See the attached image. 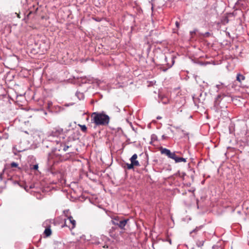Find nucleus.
<instances>
[{
  "label": "nucleus",
  "mask_w": 249,
  "mask_h": 249,
  "mask_svg": "<svg viewBox=\"0 0 249 249\" xmlns=\"http://www.w3.org/2000/svg\"><path fill=\"white\" fill-rule=\"evenodd\" d=\"M81 129L83 132H85L87 131V128L85 125H79Z\"/></svg>",
  "instance_id": "nucleus-15"
},
{
  "label": "nucleus",
  "mask_w": 249,
  "mask_h": 249,
  "mask_svg": "<svg viewBox=\"0 0 249 249\" xmlns=\"http://www.w3.org/2000/svg\"><path fill=\"white\" fill-rule=\"evenodd\" d=\"M157 138L156 135L153 134L151 136V139L152 140H156Z\"/></svg>",
  "instance_id": "nucleus-24"
},
{
  "label": "nucleus",
  "mask_w": 249,
  "mask_h": 249,
  "mask_svg": "<svg viewBox=\"0 0 249 249\" xmlns=\"http://www.w3.org/2000/svg\"><path fill=\"white\" fill-rule=\"evenodd\" d=\"M18 166V164L16 162H13L11 163V167L12 168L17 167Z\"/></svg>",
  "instance_id": "nucleus-19"
},
{
  "label": "nucleus",
  "mask_w": 249,
  "mask_h": 249,
  "mask_svg": "<svg viewBox=\"0 0 249 249\" xmlns=\"http://www.w3.org/2000/svg\"><path fill=\"white\" fill-rule=\"evenodd\" d=\"M75 139L73 136H70L67 140L59 142L57 140H55V142H56L57 146L56 149H58V151L63 150V151H66L67 149L71 146L70 143L71 140L74 141Z\"/></svg>",
  "instance_id": "nucleus-2"
},
{
  "label": "nucleus",
  "mask_w": 249,
  "mask_h": 249,
  "mask_svg": "<svg viewBox=\"0 0 249 249\" xmlns=\"http://www.w3.org/2000/svg\"><path fill=\"white\" fill-rule=\"evenodd\" d=\"M245 78V77L244 75L240 73L237 74L236 80L239 81V82H241L242 81L244 80Z\"/></svg>",
  "instance_id": "nucleus-9"
},
{
  "label": "nucleus",
  "mask_w": 249,
  "mask_h": 249,
  "mask_svg": "<svg viewBox=\"0 0 249 249\" xmlns=\"http://www.w3.org/2000/svg\"><path fill=\"white\" fill-rule=\"evenodd\" d=\"M212 249H218L217 246H213Z\"/></svg>",
  "instance_id": "nucleus-28"
},
{
  "label": "nucleus",
  "mask_w": 249,
  "mask_h": 249,
  "mask_svg": "<svg viewBox=\"0 0 249 249\" xmlns=\"http://www.w3.org/2000/svg\"><path fill=\"white\" fill-rule=\"evenodd\" d=\"M166 138V137L164 135H163L162 136V139H165Z\"/></svg>",
  "instance_id": "nucleus-30"
},
{
  "label": "nucleus",
  "mask_w": 249,
  "mask_h": 249,
  "mask_svg": "<svg viewBox=\"0 0 249 249\" xmlns=\"http://www.w3.org/2000/svg\"><path fill=\"white\" fill-rule=\"evenodd\" d=\"M206 95V93H204V96H205Z\"/></svg>",
  "instance_id": "nucleus-36"
},
{
  "label": "nucleus",
  "mask_w": 249,
  "mask_h": 249,
  "mask_svg": "<svg viewBox=\"0 0 249 249\" xmlns=\"http://www.w3.org/2000/svg\"><path fill=\"white\" fill-rule=\"evenodd\" d=\"M166 59H167V57H165V60L166 61Z\"/></svg>",
  "instance_id": "nucleus-34"
},
{
  "label": "nucleus",
  "mask_w": 249,
  "mask_h": 249,
  "mask_svg": "<svg viewBox=\"0 0 249 249\" xmlns=\"http://www.w3.org/2000/svg\"><path fill=\"white\" fill-rule=\"evenodd\" d=\"M15 183H18V182L16 181V182H15Z\"/></svg>",
  "instance_id": "nucleus-35"
},
{
  "label": "nucleus",
  "mask_w": 249,
  "mask_h": 249,
  "mask_svg": "<svg viewBox=\"0 0 249 249\" xmlns=\"http://www.w3.org/2000/svg\"><path fill=\"white\" fill-rule=\"evenodd\" d=\"M160 153L161 154L165 155L168 158H169L171 153V151L169 149H167L166 148L160 147Z\"/></svg>",
  "instance_id": "nucleus-7"
},
{
  "label": "nucleus",
  "mask_w": 249,
  "mask_h": 249,
  "mask_svg": "<svg viewBox=\"0 0 249 249\" xmlns=\"http://www.w3.org/2000/svg\"><path fill=\"white\" fill-rule=\"evenodd\" d=\"M174 63V60H172V64H171V65H170L168 66V67H169V68L171 67H172V66L173 65Z\"/></svg>",
  "instance_id": "nucleus-26"
},
{
  "label": "nucleus",
  "mask_w": 249,
  "mask_h": 249,
  "mask_svg": "<svg viewBox=\"0 0 249 249\" xmlns=\"http://www.w3.org/2000/svg\"><path fill=\"white\" fill-rule=\"evenodd\" d=\"M76 95L80 100L84 98V95L82 93L77 92L76 93Z\"/></svg>",
  "instance_id": "nucleus-13"
},
{
  "label": "nucleus",
  "mask_w": 249,
  "mask_h": 249,
  "mask_svg": "<svg viewBox=\"0 0 249 249\" xmlns=\"http://www.w3.org/2000/svg\"><path fill=\"white\" fill-rule=\"evenodd\" d=\"M126 166H127V168L129 170L130 169H132L133 168L134 166L132 163V162H131V163H126Z\"/></svg>",
  "instance_id": "nucleus-16"
},
{
  "label": "nucleus",
  "mask_w": 249,
  "mask_h": 249,
  "mask_svg": "<svg viewBox=\"0 0 249 249\" xmlns=\"http://www.w3.org/2000/svg\"><path fill=\"white\" fill-rule=\"evenodd\" d=\"M204 244V241H198L196 243V245L198 247H202Z\"/></svg>",
  "instance_id": "nucleus-18"
},
{
  "label": "nucleus",
  "mask_w": 249,
  "mask_h": 249,
  "mask_svg": "<svg viewBox=\"0 0 249 249\" xmlns=\"http://www.w3.org/2000/svg\"><path fill=\"white\" fill-rule=\"evenodd\" d=\"M175 161L176 163L181 162H186L187 161V159L181 158V157H177Z\"/></svg>",
  "instance_id": "nucleus-8"
},
{
  "label": "nucleus",
  "mask_w": 249,
  "mask_h": 249,
  "mask_svg": "<svg viewBox=\"0 0 249 249\" xmlns=\"http://www.w3.org/2000/svg\"><path fill=\"white\" fill-rule=\"evenodd\" d=\"M222 85H223V83H220V84H217V85H216V87L217 88V91H218V90H219V89H221V86H222Z\"/></svg>",
  "instance_id": "nucleus-20"
},
{
  "label": "nucleus",
  "mask_w": 249,
  "mask_h": 249,
  "mask_svg": "<svg viewBox=\"0 0 249 249\" xmlns=\"http://www.w3.org/2000/svg\"><path fill=\"white\" fill-rule=\"evenodd\" d=\"M161 117H160V116H159V117H157V119H161Z\"/></svg>",
  "instance_id": "nucleus-32"
},
{
  "label": "nucleus",
  "mask_w": 249,
  "mask_h": 249,
  "mask_svg": "<svg viewBox=\"0 0 249 249\" xmlns=\"http://www.w3.org/2000/svg\"><path fill=\"white\" fill-rule=\"evenodd\" d=\"M128 220V219H124L122 217L117 216L111 218V222L112 224L116 225L121 229L123 230Z\"/></svg>",
  "instance_id": "nucleus-3"
},
{
  "label": "nucleus",
  "mask_w": 249,
  "mask_h": 249,
  "mask_svg": "<svg viewBox=\"0 0 249 249\" xmlns=\"http://www.w3.org/2000/svg\"><path fill=\"white\" fill-rule=\"evenodd\" d=\"M49 105H50L52 104V103H48Z\"/></svg>",
  "instance_id": "nucleus-33"
},
{
  "label": "nucleus",
  "mask_w": 249,
  "mask_h": 249,
  "mask_svg": "<svg viewBox=\"0 0 249 249\" xmlns=\"http://www.w3.org/2000/svg\"><path fill=\"white\" fill-rule=\"evenodd\" d=\"M195 32H195V31H191V32H190V34H191V35H192L193 34H195Z\"/></svg>",
  "instance_id": "nucleus-29"
},
{
  "label": "nucleus",
  "mask_w": 249,
  "mask_h": 249,
  "mask_svg": "<svg viewBox=\"0 0 249 249\" xmlns=\"http://www.w3.org/2000/svg\"><path fill=\"white\" fill-rule=\"evenodd\" d=\"M2 180V173H0V180Z\"/></svg>",
  "instance_id": "nucleus-27"
},
{
  "label": "nucleus",
  "mask_w": 249,
  "mask_h": 249,
  "mask_svg": "<svg viewBox=\"0 0 249 249\" xmlns=\"http://www.w3.org/2000/svg\"><path fill=\"white\" fill-rule=\"evenodd\" d=\"M133 166H140V163L139 162V161L138 160H135V161H132V162Z\"/></svg>",
  "instance_id": "nucleus-17"
},
{
  "label": "nucleus",
  "mask_w": 249,
  "mask_h": 249,
  "mask_svg": "<svg viewBox=\"0 0 249 249\" xmlns=\"http://www.w3.org/2000/svg\"><path fill=\"white\" fill-rule=\"evenodd\" d=\"M176 153H178V152H171L169 158L173 159L175 160L176 157H177L176 155Z\"/></svg>",
  "instance_id": "nucleus-11"
},
{
  "label": "nucleus",
  "mask_w": 249,
  "mask_h": 249,
  "mask_svg": "<svg viewBox=\"0 0 249 249\" xmlns=\"http://www.w3.org/2000/svg\"><path fill=\"white\" fill-rule=\"evenodd\" d=\"M48 222L47 221H46L45 223H43V225H44L45 224H47Z\"/></svg>",
  "instance_id": "nucleus-31"
},
{
  "label": "nucleus",
  "mask_w": 249,
  "mask_h": 249,
  "mask_svg": "<svg viewBox=\"0 0 249 249\" xmlns=\"http://www.w3.org/2000/svg\"><path fill=\"white\" fill-rule=\"evenodd\" d=\"M202 226H199L196 227L194 230L190 232V234H192L193 232H196L197 231L200 230L202 228Z\"/></svg>",
  "instance_id": "nucleus-12"
},
{
  "label": "nucleus",
  "mask_w": 249,
  "mask_h": 249,
  "mask_svg": "<svg viewBox=\"0 0 249 249\" xmlns=\"http://www.w3.org/2000/svg\"><path fill=\"white\" fill-rule=\"evenodd\" d=\"M200 98H199V100L200 101V102L202 101L204 99V98H202V93H200Z\"/></svg>",
  "instance_id": "nucleus-23"
},
{
  "label": "nucleus",
  "mask_w": 249,
  "mask_h": 249,
  "mask_svg": "<svg viewBox=\"0 0 249 249\" xmlns=\"http://www.w3.org/2000/svg\"><path fill=\"white\" fill-rule=\"evenodd\" d=\"M91 122L96 125H107L108 124L110 117L104 111L102 112H94L91 115Z\"/></svg>",
  "instance_id": "nucleus-1"
},
{
  "label": "nucleus",
  "mask_w": 249,
  "mask_h": 249,
  "mask_svg": "<svg viewBox=\"0 0 249 249\" xmlns=\"http://www.w3.org/2000/svg\"><path fill=\"white\" fill-rule=\"evenodd\" d=\"M223 95H218L216 98L215 99V100L214 101V108L215 109V110H217L218 109V106L220 104V103L222 99V98L223 97Z\"/></svg>",
  "instance_id": "nucleus-6"
},
{
  "label": "nucleus",
  "mask_w": 249,
  "mask_h": 249,
  "mask_svg": "<svg viewBox=\"0 0 249 249\" xmlns=\"http://www.w3.org/2000/svg\"><path fill=\"white\" fill-rule=\"evenodd\" d=\"M33 187L32 186H30V188H32Z\"/></svg>",
  "instance_id": "nucleus-37"
},
{
  "label": "nucleus",
  "mask_w": 249,
  "mask_h": 249,
  "mask_svg": "<svg viewBox=\"0 0 249 249\" xmlns=\"http://www.w3.org/2000/svg\"><path fill=\"white\" fill-rule=\"evenodd\" d=\"M211 35L209 32H206L203 34L204 37H209Z\"/></svg>",
  "instance_id": "nucleus-21"
},
{
  "label": "nucleus",
  "mask_w": 249,
  "mask_h": 249,
  "mask_svg": "<svg viewBox=\"0 0 249 249\" xmlns=\"http://www.w3.org/2000/svg\"><path fill=\"white\" fill-rule=\"evenodd\" d=\"M62 132L63 129L61 128H58L55 130L53 129L51 133L48 136V141L53 142H55L54 139L55 138H57L58 136H59L62 133Z\"/></svg>",
  "instance_id": "nucleus-5"
},
{
  "label": "nucleus",
  "mask_w": 249,
  "mask_h": 249,
  "mask_svg": "<svg viewBox=\"0 0 249 249\" xmlns=\"http://www.w3.org/2000/svg\"><path fill=\"white\" fill-rule=\"evenodd\" d=\"M44 233L46 236H50L52 233V231H51L50 228L49 227V228H46L44 231Z\"/></svg>",
  "instance_id": "nucleus-10"
},
{
  "label": "nucleus",
  "mask_w": 249,
  "mask_h": 249,
  "mask_svg": "<svg viewBox=\"0 0 249 249\" xmlns=\"http://www.w3.org/2000/svg\"><path fill=\"white\" fill-rule=\"evenodd\" d=\"M137 158V155L136 154H134L133 155V156L130 158V160L131 161V162H132V161L136 160V159Z\"/></svg>",
  "instance_id": "nucleus-14"
},
{
  "label": "nucleus",
  "mask_w": 249,
  "mask_h": 249,
  "mask_svg": "<svg viewBox=\"0 0 249 249\" xmlns=\"http://www.w3.org/2000/svg\"><path fill=\"white\" fill-rule=\"evenodd\" d=\"M176 25L177 28H178L179 26V23L178 21L176 22Z\"/></svg>",
  "instance_id": "nucleus-25"
},
{
  "label": "nucleus",
  "mask_w": 249,
  "mask_h": 249,
  "mask_svg": "<svg viewBox=\"0 0 249 249\" xmlns=\"http://www.w3.org/2000/svg\"><path fill=\"white\" fill-rule=\"evenodd\" d=\"M38 164H35V165H33L32 169L34 170H37L38 169Z\"/></svg>",
  "instance_id": "nucleus-22"
},
{
  "label": "nucleus",
  "mask_w": 249,
  "mask_h": 249,
  "mask_svg": "<svg viewBox=\"0 0 249 249\" xmlns=\"http://www.w3.org/2000/svg\"><path fill=\"white\" fill-rule=\"evenodd\" d=\"M75 226L76 221L71 216H68L67 219H65L64 224L62 227H68L71 230H72L75 227Z\"/></svg>",
  "instance_id": "nucleus-4"
}]
</instances>
